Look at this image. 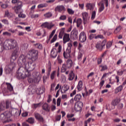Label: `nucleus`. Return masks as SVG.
<instances>
[{"instance_id": "obj_35", "label": "nucleus", "mask_w": 126, "mask_h": 126, "mask_svg": "<svg viewBox=\"0 0 126 126\" xmlns=\"http://www.w3.org/2000/svg\"><path fill=\"white\" fill-rule=\"evenodd\" d=\"M43 16L45 17V18H51L52 16H53V13L51 12H48L47 13H46L43 15Z\"/></svg>"}, {"instance_id": "obj_23", "label": "nucleus", "mask_w": 126, "mask_h": 126, "mask_svg": "<svg viewBox=\"0 0 126 126\" xmlns=\"http://www.w3.org/2000/svg\"><path fill=\"white\" fill-rule=\"evenodd\" d=\"M97 4L98 6H99L98 8V12H102V11L105 9V5H104V3L100 2Z\"/></svg>"}, {"instance_id": "obj_60", "label": "nucleus", "mask_w": 126, "mask_h": 126, "mask_svg": "<svg viewBox=\"0 0 126 126\" xmlns=\"http://www.w3.org/2000/svg\"><path fill=\"white\" fill-rule=\"evenodd\" d=\"M103 59L100 57L97 59V64H101L102 63Z\"/></svg>"}, {"instance_id": "obj_40", "label": "nucleus", "mask_w": 126, "mask_h": 126, "mask_svg": "<svg viewBox=\"0 0 126 126\" xmlns=\"http://www.w3.org/2000/svg\"><path fill=\"white\" fill-rule=\"evenodd\" d=\"M119 104V99H115L112 102V105H113L114 106H117Z\"/></svg>"}, {"instance_id": "obj_14", "label": "nucleus", "mask_w": 126, "mask_h": 126, "mask_svg": "<svg viewBox=\"0 0 126 126\" xmlns=\"http://www.w3.org/2000/svg\"><path fill=\"white\" fill-rule=\"evenodd\" d=\"M74 66V63L73 62H72V60L70 59V58H69L65 64V67L66 68H68L70 69V68H72V67H73Z\"/></svg>"}, {"instance_id": "obj_31", "label": "nucleus", "mask_w": 126, "mask_h": 126, "mask_svg": "<svg viewBox=\"0 0 126 126\" xmlns=\"http://www.w3.org/2000/svg\"><path fill=\"white\" fill-rule=\"evenodd\" d=\"M87 9L90 10H93L94 9V5L91 3H88L86 5Z\"/></svg>"}, {"instance_id": "obj_34", "label": "nucleus", "mask_w": 126, "mask_h": 126, "mask_svg": "<svg viewBox=\"0 0 126 126\" xmlns=\"http://www.w3.org/2000/svg\"><path fill=\"white\" fill-rule=\"evenodd\" d=\"M122 90H123V86H119L118 87L116 88L115 90V94H118V93H119V92H121Z\"/></svg>"}, {"instance_id": "obj_57", "label": "nucleus", "mask_w": 126, "mask_h": 126, "mask_svg": "<svg viewBox=\"0 0 126 126\" xmlns=\"http://www.w3.org/2000/svg\"><path fill=\"white\" fill-rule=\"evenodd\" d=\"M62 100L61 99V98H58L57 100V106L59 107L60 106H61V102Z\"/></svg>"}, {"instance_id": "obj_27", "label": "nucleus", "mask_w": 126, "mask_h": 126, "mask_svg": "<svg viewBox=\"0 0 126 126\" xmlns=\"http://www.w3.org/2000/svg\"><path fill=\"white\" fill-rule=\"evenodd\" d=\"M83 82L82 81H79L77 85V90L78 91H81L83 89Z\"/></svg>"}, {"instance_id": "obj_62", "label": "nucleus", "mask_w": 126, "mask_h": 126, "mask_svg": "<svg viewBox=\"0 0 126 126\" xmlns=\"http://www.w3.org/2000/svg\"><path fill=\"white\" fill-rule=\"evenodd\" d=\"M55 86H56V84H55V83L52 84L51 86L50 91H54V88H55Z\"/></svg>"}, {"instance_id": "obj_5", "label": "nucleus", "mask_w": 126, "mask_h": 126, "mask_svg": "<svg viewBox=\"0 0 126 126\" xmlns=\"http://www.w3.org/2000/svg\"><path fill=\"white\" fill-rule=\"evenodd\" d=\"M12 3H17V6L14 7V10L15 13H18V12H20V10L21 9V7H22V2L19 0H12Z\"/></svg>"}, {"instance_id": "obj_24", "label": "nucleus", "mask_w": 126, "mask_h": 126, "mask_svg": "<svg viewBox=\"0 0 126 126\" xmlns=\"http://www.w3.org/2000/svg\"><path fill=\"white\" fill-rule=\"evenodd\" d=\"M47 70V77H49L50 76V74H51V71H52V65L51 64H48L46 66Z\"/></svg>"}, {"instance_id": "obj_6", "label": "nucleus", "mask_w": 126, "mask_h": 126, "mask_svg": "<svg viewBox=\"0 0 126 126\" xmlns=\"http://www.w3.org/2000/svg\"><path fill=\"white\" fill-rule=\"evenodd\" d=\"M16 77L18 79H24V78H26L24 67H20L19 68L17 71Z\"/></svg>"}, {"instance_id": "obj_17", "label": "nucleus", "mask_w": 126, "mask_h": 126, "mask_svg": "<svg viewBox=\"0 0 126 126\" xmlns=\"http://www.w3.org/2000/svg\"><path fill=\"white\" fill-rule=\"evenodd\" d=\"M69 41H70V38L69 37V34L64 33L63 36V44H65L66 43H67V42H69Z\"/></svg>"}, {"instance_id": "obj_38", "label": "nucleus", "mask_w": 126, "mask_h": 126, "mask_svg": "<svg viewBox=\"0 0 126 126\" xmlns=\"http://www.w3.org/2000/svg\"><path fill=\"white\" fill-rule=\"evenodd\" d=\"M18 13H20L18 15V17H19L20 18H25V17H26V15L22 13L21 12V10H20V12Z\"/></svg>"}, {"instance_id": "obj_55", "label": "nucleus", "mask_w": 126, "mask_h": 126, "mask_svg": "<svg viewBox=\"0 0 126 126\" xmlns=\"http://www.w3.org/2000/svg\"><path fill=\"white\" fill-rule=\"evenodd\" d=\"M1 22L6 25H8L9 24V22H8V20L6 19H3L1 20Z\"/></svg>"}, {"instance_id": "obj_39", "label": "nucleus", "mask_w": 126, "mask_h": 126, "mask_svg": "<svg viewBox=\"0 0 126 126\" xmlns=\"http://www.w3.org/2000/svg\"><path fill=\"white\" fill-rule=\"evenodd\" d=\"M57 38H58V34H55V35L53 36V37L51 40V43L52 44L53 43H54V42H56Z\"/></svg>"}, {"instance_id": "obj_2", "label": "nucleus", "mask_w": 126, "mask_h": 126, "mask_svg": "<svg viewBox=\"0 0 126 126\" xmlns=\"http://www.w3.org/2000/svg\"><path fill=\"white\" fill-rule=\"evenodd\" d=\"M16 48V50H14L13 52L12 53L11 57V61L9 65H7L6 66V69H5V73L6 74H9V73H11L12 72V70H13V68L15 67V63H14V61L16 59H17V53L18 52V47H17H17L14 48Z\"/></svg>"}, {"instance_id": "obj_28", "label": "nucleus", "mask_w": 126, "mask_h": 126, "mask_svg": "<svg viewBox=\"0 0 126 126\" xmlns=\"http://www.w3.org/2000/svg\"><path fill=\"white\" fill-rule=\"evenodd\" d=\"M33 46L35 49L37 50H42L43 49V45L41 43H35L33 44Z\"/></svg>"}, {"instance_id": "obj_33", "label": "nucleus", "mask_w": 126, "mask_h": 126, "mask_svg": "<svg viewBox=\"0 0 126 126\" xmlns=\"http://www.w3.org/2000/svg\"><path fill=\"white\" fill-rule=\"evenodd\" d=\"M82 96L81 95V94H77L74 98V100L75 101H76L77 102H78L79 101H80V100H81V98H82Z\"/></svg>"}, {"instance_id": "obj_32", "label": "nucleus", "mask_w": 126, "mask_h": 126, "mask_svg": "<svg viewBox=\"0 0 126 126\" xmlns=\"http://www.w3.org/2000/svg\"><path fill=\"white\" fill-rule=\"evenodd\" d=\"M71 35H72V36H74L75 38H77L78 31H77L76 30L73 29L71 32Z\"/></svg>"}, {"instance_id": "obj_22", "label": "nucleus", "mask_w": 126, "mask_h": 126, "mask_svg": "<svg viewBox=\"0 0 126 126\" xmlns=\"http://www.w3.org/2000/svg\"><path fill=\"white\" fill-rule=\"evenodd\" d=\"M64 30H65V28H62L61 29L59 34V38L60 39H63V37L64 35Z\"/></svg>"}, {"instance_id": "obj_44", "label": "nucleus", "mask_w": 126, "mask_h": 126, "mask_svg": "<svg viewBox=\"0 0 126 126\" xmlns=\"http://www.w3.org/2000/svg\"><path fill=\"white\" fill-rule=\"evenodd\" d=\"M0 6H1V8H7V7H8V4L3 3L1 1Z\"/></svg>"}, {"instance_id": "obj_9", "label": "nucleus", "mask_w": 126, "mask_h": 126, "mask_svg": "<svg viewBox=\"0 0 126 126\" xmlns=\"http://www.w3.org/2000/svg\"><path fill=\"white\" fill-rule=\"evenodd\" d=\"M106 44H107V40L106 39L102 41H99L97 42H96L95 44V47L98 51H102L103 49H104V47L105 46H106Z\"/></svg>"}, {"instance_id": "obj_48", "label": "nucleus", "mask_w": 126, "mask_h": 126, "mask_svg": "<svg viewBox=\"0 0 126 126\" xmlns=\"http://www.w3.org/2000/svg\"><path fill=\"white\" fill-rule=\"evenodd\" d=\"M124 71H125V70H119L117 71V73L118 75H119V76H122V75H123V74H124Z\"/></svg>"}, {"instance_id": "obj_52", "label": "nucleus", "mask_w": 126, "mask_h": 126, "mask_svg": "<svg viewBox=\"0 0 126 126\" xmlns=\"http://www.w3.org/2000/svg\"><path fill=\"white\" fill-rule=\"evenodd\" d=\"M55 33H56V30H54L50 34V35L49 36V40H51V39H52V38L53 37V36H54V35H55Z\"/></svg>"}, {"instance_id": "obj_63", "label": "nucleus", "mask_w": 126, "mask_h": 126, "mask_svg": "<svg viewBox=\"0 0 126 126\" xmlns=\"http://www.w3.org/2000/svg\"><path fill=\"white\" fill-rule=\"evenodd\" d=\"M9 12H8V10H6L5 11V17H9Z\"/></svg>"}, {"instance_id": "obj_45", "label": "nucleus", "mask_w": 126, "mask_h": 126, "mask_svg": "<svg viewBox=\"0 0 126 126\" xmlns=\"http://www.w3.org/2000/svg\"><path fill=\"white\" fill-rule=\"evenodd\" d=\"M32 106L33 107V109H36V108L41 107V102L38 103H34Z\"/></svg>"}, {"instance_id": "obj_56", "label": "nucleus", "mask_w": 126, "mask_h": 126, "mask_svg": "<svg viewBox=\"0 0 126 126\" xmlns=\"http://www.w3.org/2000/svg\"><path fill=\"white\" fill-rule=\"evenodd\" d=\"M59 19L60 20H66V16L63 15H61L60 18Z\"/></svg>"}, {"instance_id": "obj_61", "label": "nucleus", "mask_w": 126, "mask_h": 126, "mask_svg": "<svg viewBox=\"0 0 126 126\" xmlns=\"http://www.w3.org/2000/svg\"><path fill=\"white\" fill-rule=\"evenodd\" d=\"M52 101V95L51 94L48 95L47 102L50 103Z\"/></svg>"}, {"instance_id": "obj_36", "label": "nucleus", "mask_w": 126, "mask_h": 126, "mask_svg": "<svg viewBox=\"0 0 126 126\" xmlns=\"http://www.w3.org/2000/svg\"><path fill=\"white\" fill-rule=\"evenodd\" d=\"M57 72V71H53L52 72L51 75H50V78L51 80H54L55 79V76L56 75V73Z\"/></svg>"}, {"instance_id": "obj_59", "label": "nucleus", "mask_w": 126, "mask_h": 126, "mask_svg": "<svg viewBox=\"0 0 126 126\" xmlns=\"http://www.w3.org/2000/svg\"><path fill=\"white\" fill-rule=\"evenodd\" d=\"M3 36H11V33L7 32H3Z\"/></svg>"}, {"instance_id": "obj_46", "label": "nucleus", "mask_w": 126, "mask_h": 126, "mask_svg": "<svg viewBox=\"0 0 126 126\" xmlns=\"http://www.w3.org/2000/svg\"><path fill=\"white\" fill-rule=\"evenodd\" d=\"M25 75L26 77H28V78H31V73L29 72V71L27 70L26 72V73H25Z\"/></svg>"}, {"instance_id": "obj_3", "label": "nucleus", "mask_w": 126, "mask_h": 126, "mask_svg": "<svg viewBox=\"0 0 126 126\" xmlns=\"http://www.w3.org/2000/svg\"><path fill=\"white\" fill-rule=\"evenodd\" d=\"M27 58V55L21 54L18 59V64L20 67H24L26 69L28 70L31 68L32 63L29 62Z\"/></svg>"}, {"instance_id": "obj_7", "label": "nucleus", "mask_w": 126, "mask_h": 126, "mask_svg": "<svg viewBox=\"0 0 126 126\" xmlns=\"http://www.w3.org/2000/svg\"><path fill=\"white\" fill-rule=\"evenodd\" d=\"M72 47V43L69 42L67 44V48L66 52L64 51L63 56L64 59H68L70 57V53H71V48Z\"/></svg>"}, {"instance_id": "obj_58", "label": "nucleus", "mask_w": 126, "mask_h": 126, "mask_svg": "<svg viewBox=\"0 0 126 126\" xmlns=\"http://www.w3.org/2000/svg\"><path fill=\"white\" fill-rule=\"evenodd\" d=\"M104 39V36L101 34H99L95 36V39Z\"/></svg>"}, {"instance_id": "obj_29", "label": "nucleus", "mask_w": 126, "mask_h": 126, "mask_svg": "<svg viewBox=\"0 0 126 126\" xmlns=\"http://www.w3.org/2000/svg\"><path fill=\"white\" fill-rule=\"evenodd\" d=\"M11 116H17L19 114V110L17 109H13L11 110L10 112Z\"/></svg>"}, {"instance_id": "obj_12", "label": "nucleus", "mask_w": 126, "mask_h": 126, "mask_svg": "<svg viewBox=\"0 0 126 126\" xmlns=\"http://www.w3.org/2000/svg\"><path fill=\"white\" fill-rule=\"evenodd\" d=\"M55 25L53 23H50L49 22H46L42 24L40 26L42 28H47L48 29H52Z\"/></svg>"}, {"instance_id": "obj_21", "label": "nucleus", "mask_w": 126, "mask_h": 126, "mask_svg": "<svg viewBox=\"0 0 126 126\" xmlns=\"http://www.w3.org/2000/svg\"><path fill=\"white\" fill-rule=\"evenodd\" d=\"M69 89V86L67 85V84H65L62 87L61 93L63 94L65 93V92H66V91H67Z\"/></svg>"}, {"instance_id": "obj_30", "label": "nucleus", "mask_w": 126, "mask_h": 126, "mask_svg": "<svg viewBox=\"0 0 126 126\" xmlns=\"http://www.w3.org/2000/svg\"><path fill=\"white\" fill-rule=\"evenodd\" d=\"M74 77H75V74L73 73V71H71L69 74L68 80L71 81L74 79Z\"/></svg>"}, {"instance_id": "obj_51", "label": "nucleus", "mask_w": 126, "mask_h": 126, "mask_svg": "<svg viewBox=\"0 0 126 126\" xmlns=\"http://www.w3.org/2000/svg\"><path fill=\"white\" fill-rule=\"evenodd\" d=\"M95 37H96V34L91 33L89 36V39L90 40H93L94 38L95 39Z\"/></svg>"}, {"instance_id": "obj_15", "label": "nucleus", "mask_w": 126, "mask_h": 126, "mask_svg": "<svg viewBox=\"0 0 126 126\" xmlns=\"http://www.w3.org/2000/svg\"><path fill=\"white\" fill-rule=\"evenodd\" d=\"M83 108V102L80 101L75 104V110L76 112H79Z\"/></svg>"}, {"instance_id": "obj_8", "label": "nucleus", "mask_w": 126, "mask_h": 126, "mask_svg": "<svg viewBox=\"0 0 126 126\" xmlns=\"http://www.w3.org/2000/svg\"><path fill=\"white\" fill-rule=\"evenodd\" d=\"M11 117V113L10 111H6L0 115V120L1 121H5L4 123H6L7 120L6 119H9Z\"/></svg>"}, {"instance_id": "obj_43", "label": "nucleus", "mask_w": 126, "mask_h": 126, "mask_svg": "<svg viewBox=\"0 0 126 126\" xmlns=\"http://www.w3.org/2000/svg\"><path fill=\"white\" fill-rule=\"evenodd\" d=\"M33 80H34V83H39L40 82V80H41V77H35Z\"/></svg>"}, {"instance_id": "obj_18", "label": "nucleus", "mask_w": 126, "mask_h": 126, "mask_svg": "<svg viewBox=\"0 0 126 126\" xmlns=\"http://www.w3.org/2000/svg\"><path fill=\"white\" fill-rule=\"evenodd\" d=\"M42 109L45 112H50V110L51 109V107H50V105L48 104L47 103H44V104L42 106Z\"/></svg>"}, {"instance_id": "obj_16", "label": "nucleus", "mask_w": 126, "mask_h": 126, "mask_svg": "<svg viewBox=\"0 0 126 126\" xmlns=\"http://www.w3.org/2000/svg\"><path fill=\"white\" fill-rule=\"evenodd\" d=\"M82 16H83V21L84 24L85 25L88 22V20H89V18H90V17H89L88 13L85 12L82 13Z\"/></svg>"}, {"instance_id": "obj_19", "label": "nucleus", "mask_w": 126, "mask_h": 126, "mask_svg": "<svg viewBox=\"0 0 126 126\" xmlns=\"http://www.w3.org/2000/svg\"><path fill=\"white\" fill-rule=\"evenodd\" d=\"M35 118L36 120H38L39 122H41V123H44V118L41 116V115L39 113H35L34 114Z\"/></svg>"}, {"instance_id": "obj_4", "label": "nucleus", "mask_w": 126, "mask_h": 126, "mask_svg": "<svg viewBox=\"0 0 126 126\" xmlns=\"http://www.w3.org/2000/svg\"><path fill=\"white\" fill-rule=\"evenodd\" d=\"M38 54H39L38 50L32 49L29 51L27 57L28 60H31L32 62H35L38 59Z\"/></svg>"}, {"instance_id": "obj_13", "label": "nucleus", "mask_w": 126, "mask_h": 126, "mask_svg": "<svg viewBox=\"0 0 126 126\" xmlns=\"http://www.w3.org/2000/svg\"><path fill=\"white\" fill-rule=\"evenodd\" d=\"M5 104H4L0 105V112L3 111V110H5V109H8L9 107H10V102H9V100H6L5 101Z\"/></svg>"}, {"instance_id": "obj_1", "label": "nucleus", "mask_w": 126, "mask_h": 126, "mask_svg": "<svg viewBox=\"0 0 126 126\" xmlns=\"http://www.w3.org/2000/svg\"><path fill=\"white\" fill-rule=\"evenodd\" d=\"M17 47V42L16 40L11 39L10 40H7L4 43L1 42L0 43V53H2L5 49L6 50H12L14 48Z\"/></svg>"}, {"instance_id": "obj_26", "label": "nucleus", "mask_w": 126, "mask_h": 126, "mask_svg": "<svg viewBox=\"0 0 126 126\" xmlns=\"http://www.w3.org/2000/svg\"><path fill=\"white\" fill-rule=\"evenodd\" d=\"M5 85L7 86V90L9 91L10 92L13 91V87L12 86L11 84H10V83L6 82Z\"/></svg>"}, {"instance_id": "obj_50", "label": "nucleus", "mask_w": 126, "mask_h": 126, "mask_svg": "<svg viewBox=\"0 0 126 126\" xmlns=\"http://www.w3.org/2000/svg\"><path fill=\"white\" fill-rule=\"evenodd\" d=\"M27 122L29 123L30 124H34V120L33 118H30L27 120Z\"/></svg>"}, {"instance_id": "obj_11", "label": "nucleus", "mask_w": 126, "mask_h": 126, "mask_svg": "<svg viewBox=\"0 0 126 126\" xmlns=\"http://www.w3.org/2000/svg\"><path fill=\"white\" fill-rule=\"evenodd\" d=\"M87 39V36L86 35V33L84 32H82L80 33L79 36V40L81 43H84Z\"/></svg>"}, {"instance_id": "obj_53", "label": "nucleus", "mask_w": 126, "mask_h": 126, "mask_svg": "<svg viewBox=\"0 0 126 126\" xmlns=\"http://www.w3.org/2000/svg\"><path fill=\"white\" fill-rule=\"evenodd\" d=\"M67 11L69 14L72 15L74 14V11H73V10L70 8H68Z\"/></svg>"}, {"instance_id": "obj_10", "label": "nucleus", "mask_w": 126, "mask_h": 126, "mask_svg": "<svg viewBox=\"0 0 126 126\" xmlns=\"http://www.w3.org/2000/svg\"><path fill=\"white\" fill-rule=\"evenodd\" d=\"M58 51L56 48H53L51 51V56L52 58H56L58 56V53H61L62 52V46L59 45L58 49Z\"/></svg>"}, {"instance_id": "obj_64", "label": "nucleus", "mask_w": 126, "mask_h": 126, "mask_svg": "<svg viewBox=\"0 0 126 126\" xmlns=\"http://www.w3.org/2000/svg\"><path fill=\"white\" fill-rule=\"evenodd\" d=\"M62 118V115H58L56 117V121H61V119Z\"/></svg>"}, {"instance_id": "obj_54", "label": "nucleus", "mask_w": 126, "mask_h": 126, "mask_svg": "<svg viewBox=\"0 0 126 126\" xmlns=\"http://www.w3.org/2000/svg\"><path fill=\"white\" fill-rule=\"evenodd\" d=\"M28 81L29 83H34V79L31 78H28Z\"/></svg>"}, {"instance_id": "obj_41", "label": "nucleus", "mask_w": 126, "mask_h": 126, "mask_svg": "<svg viewBox=\"0 0 126 126\" xmlns=\"http://www.w3.org/2000/svg\"><path fill=\"white\" fill-rule=\"evenodd\" d=\"M81 23H82V19L81 18L78 19L77 21V27H79L81 25Z\"/></svg>"}, {"instance_id": "obj_49", "label": "nucleus", "mask_w": 126, "mask_h": 126, "mask_svg": "<svg viewBox=\"0 0 126 126\" xmlns=\"http://www.w3.org/2000/svg\"><path fill=\"white\" fill-rule=\"evenodd\" d=\"M95 17H96V11H93L92 12L91 19H92V20H93V19H95Z\"/></svg>"}, {"instance_id": "obj_42", "label": "nucleus", "mask_w": 126, "mask_h": 126, "mask_svg": "<svg viewBox=\"0 0 126 126\" xmlns=\"http://www.w3.org/2000/svg\"><path fill=\"white\" fill-rule=\"evenodd\" d=\"M113 41H108L106 44V49H110L112 47Z\"/></svg>"}, {"instance_id": "obj_25", "label": "nucleus", "mask_w": 126, "mask_h": 126, "mask_svg": "<svg viewBox=\"0 0 126 126\" xmlns=\"http://www.w3.org/2000/svg\"><path fill=\"white\" fill-rule=\"evenodd\" d=\"M98 67L100 70V71H105V70H107L108 69V66L106 64H101L98 66Z\"/></svg>"}, {"instance_id": "obj_20", "label": "nucleus", "mask_w": 126, "mask_h": 126, "mask_svg": "<svg viewBox=\"0 0 126 126\" xmlns=\"http://www.w3.org/2000/svg\"><path fill=\"white\" fill-rule=\"evenodd\" d=\"M55 11H58L59 12H62V11H64L65 8L63 5H58L55 9Z\"/></svg>"}, {"instance_id": "obj_37", "label": "nucleus", "mask_w": 126, "mask_h": 126, "mask_svg": "<svg viewBox=\"0 0 126 126\" xmlns=\"http://www.w3.org/2000/svg\"><path fill=\"white\" fill-rule=\"evenodd\" d=\"M48 4L47 3H41L37 6L38 8H43V7H47Z\"/></svg>"}, {"instance_id": "obj_47", "label": "nucleus", "mask_w": 126, "mask_h": 126, "mask_svg": "<svg viewBox=\"0 0 126 126\" xmlns=\"http://www.w3.org/2000/svg\"><path fill=\"white\" fill-rule=\"evenodd\" d=\"M121 31V26H118L114 31L115 34H118Z\"/></svg>"}]
</instances>
